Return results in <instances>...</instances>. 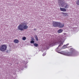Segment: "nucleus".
I'll list each match as a JSON object with an SVG mask.
<instances>
[{"label":"nucleus","instance_id":"nucleus-1","mask_svg":"<svg viewBox=\"0 0 79 79\" xmlns=\"http://www.w3.org/2000/svg\"><path fill=\"white\" fill-rule=\"evenodd\" d=\"M58 3L59 6L61 7H64L65 8H68L69 5L64 0H58Z\"/></svg>","mask_w":79,"mask_h":79},{"label":"nucleus","instance_id":"nucleus-2","mask_svg":"<svg viewBox=\"0 0 79 79\" xmlns=\"http://www.w3.org/2000/svg\"><path fill=\"white\" fill-rule=\"evenodd\" d=\"M28 28V26L26 25V23L23 22L20 24L18 27V28L19 31H23L24 29H27Z\"/></svg>","mask_w":79,"mask_h":79},{"label":"nucleus","instance_id":"nucleus-3","mask_svg":"<svg viewBox=\"0 0 79 79\" xmlns=\"http://www.w3.org/2000/svg\"><path fill=\"white\" fill-rule=\"evenodd\" d=\"M74 52H75L74 49L72 48H71L70 52L67 53L66 54V55L69 56H75V55Z\"/></svg>","mask_w":79,"mask_h":79},{"label":"nucleus","instance_id":"nucleus-4","mask_svg":"<svg viewBox=\"0 0 79 79\" xmlns=\"http://www.w3.org/2000/svg\"><path fill=\"white\" fill-rule=\"evenodd\" d=\"M6 48H7L6 45H1L0 47V50L2 52H4V51L6 50Z\"/></svg>","mask_w":79,"mask_h":79},{"label":"nucleus","instance_id":"nucleus-5","mask_svg":"<svg viewBox=\"0 0 79 79\" xmlns=\"http://www.w3.org/2000/svg\"><path fill=\"white\" fill-rule=\"evenodd\" d=\"M59 23L55 22L53 23V26L54 27H58Z\"/></svg>","mask_w":79,"mask_h":79},{"label":"nucleus","instance_id":"nucleus-6","mask_svg":"<svg viewBox=\"0 0 79 79\" xmlns=\"http://www.w3.org/2000/svg\"><path fill=\"white\" fill-rule=\"evenodd\" d=\"M64 26V24H62L61 23H59V25L58 27H59L60 28H62V27H63Z\"/></svg>","mask_w":79,"mask_h":79},{"label":"nucleus","instance_id":"nucleus-7","mask_svg":"<svg viewBox=\"0 0 79 79\" xmlns=\"http://www.w3.org/2000/svg\"><path fill=\"white\" fill-rule=\"evenodd\" d=\"M60 10L61 11H64V12L66 11V9L64 8H60Z\"/></svg>","mask_w":79,"mask_h":79},{"label":"nucleus","instance_id":"nucleus-8","mask_svg":"<svg viewBox=\"0 0 79 79\" xmlns=\"http://www.w3.org/2000/svg\"><path fill=\"white\" fill-rule=\"evenodd\" d=\"M14 43H15V44H18V43H19V40L17 39H15L14 40Z\"/></svg>","mask_w":79,"mask_h":79},{"label":"nucleus","instance_id":"nucleus-9","mask_svg":"<svg viewBox=\"0 0 79 79\" xmlns=\"http://www.w3.org/2000/svg\"><path fill=\"white\" fill-rule=\"evenodd\" d=\"M62 14L64 16H67L68 15V13H64L62 12Z\"/></svg>","mask_w":79,"mask_h":79},{"label":"nucleus","instance_id":"nucleus-10","mask_svg":"<svg viewBox=\"0 0 79 79\" xmlns=\"http://www.w3.org/2000/svg\"><path fill=\"white\" fill-rule=\"evenodd\" d=\"M63 31V30L62 29H60L58 30V33H61V32H62Z\"/></svg>","mask_w":79,"mask_h":79},{"label":"nucleus","instance_id":"nucleus-11","mask_svg":"<svg viewBox=\"0 0 79 79\" xmlns=\"http://www.w3.org/2000/svg\"><path fill=\"white\" fill-rule=\"evenodd\" d=\"M76 4L77 5L79 6V0H77L76 1Z\"/></svg>","mask_w":79,"mask_h":79},{"label":"nucleus","instance_id":"nucleus-12","mask_svg":"<svg viewBox=\"0 0 79 79\" xmlns=\"http://www.w3.org/2000/svg\"><path fill=\"white\" fill-rule=\"evenodd\" d=\"M34 45L35 47H38V44L37 43H34Z\"/></svg>","mask_w":79,"mask_h":79},{"label":"nucleus","instance_id":"nucleus-13","mask_svg":"<svg viewBox=\"0 0 79 79\" xmlns=\"http://www.w3.org/2000/svg\"><path fill=\"white\" fill-rule=\"evenodd\" d=\"M22 39L23 40H26V37L24 36L22 38Z\"/></svg>","mask_w":79,"mask_h":79},{"label":"nucleus","instance_id":"nucleus-14","mask_svg":"<svg viewBox=\"0 0 79 79\" xmlns=\"http://www.w3.org/2000/svg\"><path fill=\"white\" fill-rule=\"evenodd\" d=\"M35 38L36 39V41H38L39 40L38 39V38H37V36H36L35 37Z\"/></svg>","mask_w":79,"mask_h":79},{"label":"nucleus","instance_id":"nucleus-15","mask_svg":"<svg viewBox=\"0 0 79 79\" xmlns=\"http://www.w3.org/2000/svg\"><path fill=\"white\" fill-rule=\"evenodd\" d=\"M30 42L31 44H34V41L32 40Z\"/></svg>","mask_w":79,"mask_h":79},{"label":"nucleus","instance_id":"nucleus-16","mask_svg":"<svg viewBox=\"0 0 79 79\" xmlns=\"http://www.w3.org/2000/svg\"><path fill=\"white\" fill-rule=\"evenodd\" d=\"M61 45H63V44L61 43L58 46V47H61Z\"/></svg>","mask_w":79,"mask_h":79},{"label":"nucleus","instance_id":"nucleus-17","mask_svg":"<svg viewBox=\"0 0 79 79\" xmlns=\"http://www.w3.org/2000/svg\"><path fill=\"white\" fill-rule=\"evenodd\" d=\"M46 55V54L45 53H43V56H45V55Z\"/></svg>","mask_w":79,"mask_h":79},{"label":"nucleus","instance_id":"nucleus-18","mask_svg":"<svg viewBox=\"0 0 79 79\" xmlns=\"http://www.w3.org/2000/svg\"><path fill=\"white\" fill-rule=\"evenodd\" d=\"M35 30H37V29H34V31H35Z\"/></svg>","mask_w":79,"mask_h":79},{"label":"nucleus","instance_id":"nucleus-19","mask_svg":"<svg viewBox=\"0 0 79 79\" xmlns=\"http://www.w3.org/2000/svg\"><path fill=\"white\" fill-rule=\"evenodd\" d=\"M32 40H34V38H33Z\"/></svg>","mask_w":79,"mask_h":79}]
</instances>
